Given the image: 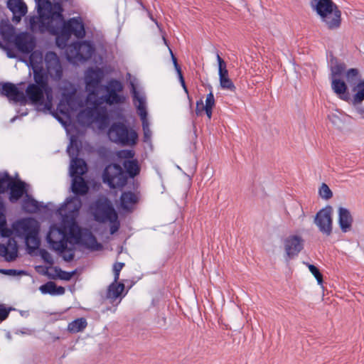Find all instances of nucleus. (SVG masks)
<instances>
[{"label":"nucleus","instance_id":"dca6fc26","mask_svg":"<svg viewBox=\"0 0 364 364\" xmlns=\"http://www.w3.org/2000/svg\"><path fill=\"white\" fill-rule=\"evenodd\" d=\"M321 19L328 29H337L341 23V12L336 6L335 9H333L331 11L326 13Z\"/></svg>","mask_w":364,"mask_h":364},{"label":"nucleus","instance_id":"bb28decb","mask_svg":"<svg viewBox=\"0 0 364 364\" xmlns=\"http://www.w3.org/2000/svg\"><path fill=\"white\" fill-rule=\"evenodd\" d=\"M87 170L85 161L80 159H72L70 166V173L72 177L82 176Z\"/></svg>","mask_w":364,"mask_h":364},{"label":"nucleus","instance_id":"f8f14e48","mask_svg":"<svg viewBox=\"0 0 364 364\" xmlns=\"http://www.w3.org/2000/svg\"><path fill=\"white\" fill-rule=\"evenodd\" d=\"M45 63L50 77L54 80H60L63 75V69L58 55L54 52H48L45 56Z\"/></svg>","mask_w":364,"mask_h":364},{"label":"nucleus","instance_id":"f03ea898","mask_svg":"<svg viewBox=\"0 0 364 364\" xmlns=\"http://www.w3.org/2000/svg\"><path fill=\"white\" fill-rule=\"evenodd\" d=\"M105 94L91 102L87 108L77 114L78 121L82 124H97L99 129H104L108 125L107 108L102 107L103 103L108 105H119L126 102L127 97L124 92L122 82L116 79H111L102 87Z\"/></svg>","mask_w":364,"mask_h":364},{"label":"nucleus","instance_id":"58836bf2","mask_svg":"<svg viewBox=\"0 0 364 364\" xmlns=\"http://www.w3.org/2000/svg\"><path fill=\"white\" fill-rule=\"evenodd\" d=\"M219 75L220 85L222 89L227 90L231 92H235L236 87L232 82V80L228 76V73L225 74H220Z\"/></svg>","mask_w":364,"mask_h":364},{"label":"nucleus","instance_id":"0eeeda50","mask_svg":"<svg viewBox=\"0 0 364 364\" xmlns=\"http://www.w3.org/2000/svg\"><path fill=\"white\" fill-rule=\"evenodd\" d=\"M103 182L110 188H122L127 183L126 173L118 164H109L104 170L102 175Z\"/></svg>","mask_w":364,"mask_h":364},{"label":"nucleus","instance_id":"1a4fd4ad","mask_svg":"<svg viewBox=\"0 0 364 364\" xmlns=\"http://www.w3.org/2000/svg\"><path fill=\"white\" fill-rule=\"evenodd\" d=\"M132 92L133 95V102L136 107L137 113L140 116L142 122V127L145 138H149L151 132L149 128V122L147 120V112L146 108V99L143 94L139 93L134 84H132Z\"/></svg>","mask_w":364,"mask_h":364},{"label":"nucleus","instance_id":"49530a36","mask_svg":"<svg viewBox=\"0 0 364 364\" xmlns=\"http://www.w3.org/2000/svg\"><path fill=\"white\" fill-rule=\"evenodd\" d=\"M308 268L311 273L315 277L318 283L321 284L323 282V277L318 269L313 264H308Z\"/></svg>","mask_w":364,"mask_h":364},{"label":"nucleus","instance_id":"c756f323","mask_svg":"<svg viewBox=\"0 0 364 364\" xmlns=\"http://www.w3.org/2000/svg\"><path fill=\"white\" fill-rule=\"evenodd\" d=\"M88 186L82 176L73 177L72 191L76 195H85L88 191Z\"/></svg>","mask_w":364,"mask_h":364},{"label":"nucleus","instance_id":"4c0bfd02","mask_svg":"<svg viewBox=\"0 0 364 364\" xmlns=\"http://www.w3.org/2000/svg\"><path fill=\"white\" fill-rule=\"evenodd\" d=\"M87 325V323L85 318H77L68 324V330L71 333H78L82 331Z\"/></svg>","mask_w":364,"mask_h":364},{"label":"nucleus","instance_id":"4468645a","mask_svg":"<svg viewBox=\"0 0 364 364\" xmlns=\"http://www.w3.org/2000/svg\"><path fill=\"white\" fill-rule=\"evenodd\" d=\"M12 42L16 48L23 53H31L36 46L33 36L26 32H22L14 36Z\"/></svg>","mask_w":364,"mask_h":364},{"label":"nucleus","instance_id":"473e14b6","mask_svg":"<svg viewBox=\"0 0 364 364\" xmlns=\"http://www.w3.org/2000/svg\"><path fill=\"white\" fill-rule=\"evenodd\" d=\"M80 61L88 60L94 53L95 48L92 45L87 41L79 43Z\"/></svg>","mask_w":364,"mask_h":364},{"label":"nucleus","instance_id":"9d476101","mask_svg":"<svg viewBox=\"0 0 364 364\" xmlns=\"http://www.w3.org/2000/svg\"><path fill=\"white\" fill-rule=\"evenodd\" d=\"M314 223L319 231L326 236L331 235L333 229V208L327 205L316 215Z\"/></svg>","mask_w":364,"mask_h":364},{"label":"nucleus","instance_id":"7ed1b4c3","mask_svg":"<svg viewBox=\"0 0 364 364\" xmlns=\"http://www.w3.org/2000/svg\"><path fill=\"white\" fill-rule=\"evenodd\" d=\"M70 218L68 230L64 225L51 226L47 235L50 247L58 252L66 262L73 259L75 244L80 242L81 234L78 225Z\"/></svg>","mask_w":364,"mask_h":364},{"label":"nucleus","instance_id":"393cba45","mask_svg":"<svg viewBox=\"0 0 364 364\" xmlns=\"http://www.w3.org/2000/svg\"><path fill=\"white\" fill-rule=\"evenodd\" d=\"M138 196L132 192H124L120 197V207L124 210H131L138 202Z\"/></svg>","mask_w":364,"mask_h":364},{"label":"nucleus","instance_id":"4be33fe9","mask_svg":"<svg viewBox=\"0 0 364 364\" xmlns=\"http://www.w3.org/2000/svg\"><path fill=\"white\" fill-rule=\"evenodd\" d=\"M311 5L321 18L337 6L332 0H313Z\"/></svg>","mask_w":364,"mask_h":364},{"label":"nucleus","instance_id":"20e7f679","mask_svg":"<svg viewBox=\"0 0 364 364\" xmlns=\"http://www.w3.org/2000/svg\"><path fill=\"white\" fill-rule=\"evenodd\" d=\"M12 228L17 236L24 237L28 249L35 250L38 248L39 225L37 220L33 218L21 219L15 222Z\"/></svg>","mask_w":364,"mask_h":364},{"label":"nucleus","instance_id":"5fc2aeb1","mask_svg":"<svg viewBox=\"0 0 364 364\" xmlns=\"http://www.w3.org/2000/svg\"><path fill=\"white\" fill-rule=\"evenodd\" d=\"M67 151L70 157L74 159L73 157L77 155V150L73 146V141L71 140L70 145L68 146Z\"/></svg>","mask_w":364,"mask_h":364},{"label":"nucleus","instance_id":"6e6d98bb","mask_svg":"<svg viewBox=\"0 0 364 364\" xmlns=\"http://www.w3.org/2000/svg\"><path fill=\"white\" fill-rule=\"evenodd\" d=\"M9 311L4 307L0 306V321L5 320L9 316Z\"/></svg>","mask_w":364,"mask_h":364},{"label":"nucleus","instance_id":"bf43d9fd","mask_svg":"<svg viewBox=\"0 0 364 364\" xmlns=\"http://www.w3.org/2000/svg\"><path fill=\"white\" fill-rule=\"evenodd\" d=\"M212 109H203V110H205V114L209 119H210L211 117H212Z\"/></svg>","mask_w":364,"mask_h":364},{"label":"nucleus","instance_id":"8fccbe9b","mask_svg":"<svg viewBox=\"0 0 364 364\" xmlns=\"http://www.w3.org/2000/svg\"><path fill=\"white\" fill-rule=\"evenodd\" d=\"M117 156L125 160H133L134 152L132 150H122L117 153Z\"/></svg>","mask_w":364,"mask_h":364},{"label":"nucleus","instance_id":"de8ad7c7","mask_svg":"<svg viewBox=\"0 0 364 364\" xmlns=\"http://www.w3.org/2000/svg\"><path fill=\"white\" fill-rule=\"evenodd\" d=\"M55 272L57 273L58 277L59 279H60L62 280H65V281L70 280L71 278L73 277V276L75 274V272H68L63 271L60 269H56Z\"/></svg>","mask_w":364,"mask_h":364},{"label":"nucleus","instance_id":"603ef678","mask_svg":"<svg viewBox=\"0 0 364 364\" xmlns=\"http://www.w3.org/2000/svg\"><path fill=\"white\" fill-rule=\"evenodd\" d=\"M1 32L3 36L8 38V40L11 41V38L14 34V28L10 26H8L6 28H1Z\"/></svg>","mask_w":364,"mask_h":364},{"label":"nucleus","instance_id":"680f3d73","mask_svg":"<svg viewBox=\"0 0 364 364\" xmlns=\"http://www.w3.org/2000/svg\"><path fill=\"white\" fill-rule=\"evenodd\" d=\"M7 55L9 58H15V55H14L13 53H11V52H8L7 53Z\"/></svg>","mask_w":364,"mask_h":364},{"label":"nucleus","instance_id":"e433bc0d","mask_svg":"<svg viewBox=\"0 0 364 364\" xmlns=\"http://www.w3.org/2000/svg\"><path fill=\"white\" fill-rule=\"evenodd\" d=\"M43 54L39 51L32 52L29 57V63L33 69L41 70L43 69Z\"/></svg>","mask_w":364,"mask_h":364},{"label":"nucleus","instance_id":"9b49d317","mask_svg":"<svg viewBox=\"0 0 364 364\" xmlns=\"http://www.w3.org/2000/svg\"><path fill=\"white\" fill-rule=\"evenodd\" d=\"M59 89L62 96L60 105L66 104L71 110H77L78 107L82 106L76 102L77 90L73 84L68 81H63Z\"/></svg>","mask_w":364,"mask_h":364},{"label":"nucleus","instance_id":"5701e85b","mask_svg":"<svg viewBox=\"0 0 364 364\" xmlns=\"http://www.w3.org/2000/svg\"><path fill=\"white\" fill-rule=\"evenodd\" d=\"M81 206V200L78 197L74 196L67 199L61 211H64L68 216L74 218L78 213Z\"/></svg>","mask_w":364,"mask_h":364},{"label":"nucleus","instance_id":"aec40b11","mask_svg":"<svg viewBox=\"0 0 364 364\" xmlns=\"http://www.w3.org/2000/svg\"><path fill=\"white\" fill-rule=\"evenodd\" d=\"M338 224L343 232H347L351 230L353 224V217L350 211L343 207H340L338 210Z\"/></svg>","mask_w":364,"mask_h":364},{"label":"nucleus","instance_id":"a18cd8bd","mask_svg":"<svg viewBox=\"0 0 364 364\" xmlns=\"http://www.w3.org/2000/svg\"><path fill=\"white\" fill-rule=\"evenodd\" d=\"M359 75V71L356 68H350L346 73V77L348 83L352 84Z\"/></svg>","mask_w":364,"mask_h":364},{"label":"nucleus","instance_id":"2eb2a0df","mask_svg":"<svg viewBox=\"0 0 364 364\" xmlns=\"http://www.w3.org/2000/svg\"><path fill=\"white\" fill-rule=\"evenodd\" d=\"M33 71V78L36 85L42 87L45 90V94L46 95L47 102L45 104V107L47 109H50L52 107V89L49 87L48 84L47 76L44 75L43 73V69L41 70H34Z\"/></svg>","mask_w":364,"mask_h":364},{"label":"nucleus","instance_id":"864d4df0","mask_svg":"<svg viewBox=\"0 0 364 364\" xmlns=\"http://www.w3.org/2000/svg\"><path fill=\"white\" fill-rule=\"evenodd\" d=\"M41 257L43 259L44 261H46L47 263L48 264H53V258L51 257V255H50V253L48 252H47L46 250H41Z\"/></svg>","mask_w":364,"mask_h":364},{"label":"nucleus","instance_id":"423d86ee","mask_svg":"<svg viewBox=\"0 0 364 364\" xmlns=\"http://www.w3.org/2000/svg\"><path fill=\"white\" fill-rule=\"evenodd\" d=\"M107 134L112 141L122 146H133L138 140L136 132L122 122L114 123Z\"/></svg>","mask_w":364,"mask_h":364},{"label":"nucleus","instance_id":"f3484780","mask_svg":"<svg viewBox=\"0 0 364 364\" xmlns=\"http://www.w3.org/2000/svg\"><path fill=\"white\" fill-rule=\"evenodd\" d=\"M7 6L13 13L12 21L16 23L20 22L22 16L27 13V6L22 0H9Z\"/></svg>","mask_w":364,"mask_h":364},{"label":"nucleus","instance_id":"2f4dec72","mask_svg":"<svg viewBox=\"0 0 364 364\" xmlns=\"http://www.w3.org/2000/svg\"><path fill=\"white\" fill-rule=\"evenodd\" d=\"M40 291L43 294L62 295L65 293V288L56 286V284L53 282H48L40 287Z\"/></svg>","mask_w":364,"mask_h":364},{"label":"nucleus","instance_id":"6ab92c4d","mask_svg":"<svg viewBox=\"0 0 364 364\" xmlns=\"http://www.w3.org/2000/svg\"><path fill=\"white\" fill-rule=\"evenodd\" d=\"M1 93L16 102H21L25 99L23 92L20 91L15 85L10 82L2 85Z\"/></svg>","mask_w":364,"mask_h":364},{"label":"nucleus","instance_id":"f704fd0d","mask_svg":"<svg viewBox=\"0 0 364 364\" xmlns=\"http://www.w3.org/2000/svg\"><path fill=\"white\" fill-rule=\"evenodd\" d=\"M215 106V99L213 92L210 90V93H208L206 96L205 104L203 105L202 100L198 101L196 102V112L197 114H200L203 111V109H213Z\"/></svg>","mask_w":364,"mask_h":364},{"label":"nucleus","instance_id":"37998d69","mask_svg":"<svg viewBox=\"0 0 364 364\" xmlns=\"http://www.w3.org/2000/svg\"><path fill=\"white\" fill-rule=\"evenodd\" d=\"M13 234V230L6 227L5 218H0V235L9 237Z\"/></svg>","mask_w":364,"mask_h":364},{"label":"nucleus","instance_id":"39448f33","mask_svg":"<svg viewBox=\"0 0 364 364\" xmlns=\"http://www.w3.org/2000/svg\"><path fill=\"white\" fill-rule=\"evenodd\" d=\"M92 208L96 221L102 223H109L112 235L118 231L120 226L118 215L108 200H98Z\"/></svg>","mask_w":364,"mask_h":364},{"label":"nucleus","instance_id":"72a5a7b5","mask_svg":"<svg viewBox=\"0 0 364 364\" xmlns=\"http://www.w3.org/2000/svg\"><path fill=\"white\" fill-rule=\"evenodd\" d=\"M122 164L127 171V173L131 178L135 177L140 172V166L136 159L124 160Z\"/></svg>","mask_w":364,"mask_h":364},{"label":"nucleus","instance_id":"052dcab7","mask_svg":"<svg viewBox=\"0 0 364 364\" xmlns=\"http://www.w3.org/2000/svg\"><path fill=\"white\" fill-rule=\"evenodd\" d=\"M357 112H358V113L359 114H360L362 118L364 119V107H358V108H357Z\"/></svg>","mask_w":364,"mask_h":364},{"label":"nucleus","instance_id":"7c9ffc66","mask_svg":"<svg viewBox=\"0 0 364 364\" xmlns=\"http://www.w3.org/2000/svg\"><path fill=\"white\" fill-rule=\"evenodd\" d=\"M328 118L336 128L341 129L343 127L346 114L342 112L334 110L328 115Z\"/></svg>","mask_w":364,"mask_h":364},{"label":"nucleus","instance_id":"412c9836","mask_svg":"<svg viewBox=\"0 0 364 364\" xmlns=\"http://www.w3.org/2000/svg\"><path fill=\"white\" fill-rule=\"evenodd\" d=\"M44 93V89L35 84H30L26 90V96L33 104H43Z\"/></svg>","mask_w":364,"mask_h":364},{"label":"nucleus","instance_id":"b1692460","mask_svg":"<svg viewBox=\"0 0 364 364\" xmlns=\"http://www.w3.org/2000/svg\"><path fill=\"white\" fill-rule=\"evenodd\" d=\"M10 189V200L16 202L26 193V183L21 181H10L8 184Z\"/></svg>","mask_w":364,"mask_h":364},{"label":"nucleus","instance_id":"ea45409f","mask_svg":"<svg viewBox=\"0 0 364 364\" xmlns=\"http://www.w3.org/2000/svg\"><path fill=\"white\" fill-rule=\"evenodd\" d=\"M169 51H170V53H171V55L173 63L174 65V68H175V69H176V72L178 73V75L180 82L181 83V85H182L184 91L186 93H188V89L186 87V83H185V81H184V78H183V75H182V72H181V68H180V66L178 65V64L177 63V59L174 56L172 50L170 48H169Z\"/></svg>","mask_w":364,"mask_h":364},{"label":"nucleus","instance_id":"6e6552de","mask_svg":"<svg viewBox=\"0 0 364 364\" xmlns=\"http://www.w3.org/2000/svg\"><path fill=\"white\" fill-rule=\"evenodd\" d=\"M103 78V72L100 68H89L85 74L86 90L88 92L86 97L87 107L97 100V88Z\"/></svg>","mask_w":364,"mask_h":364},{"label":"nucleus","instance_id":"c03bdc74","mask_svg":"<svg viewBox=\"0 0 364 364\" xmlns=\"http://www.w3.org/2000/svg\"><path fill=\"white\" fill-rule=\"evenodd\" d=\"M319 195L322 198L328 200L332 197L333 193L329 187L326 183H322L319 188Z\"/></svg>","mask_w":364,"mask_h":364},{"label":"nucleus","instance_id":"79ce46f5","mask_svg":"<svg viewBox=\"0 0 364 364\" xmlns=\"http://www.w3.org/2000/svg\"><path fill=\"white\" fill-rule=\"evenodd\" d=\"M346 70V65L343 63H336L331 66V79L340 77Z\"/></svg>","mask_w":364,"mask_h":364},{"label":"nucleus","instance_id":"f257e3e1","mask_svg":"<svg viewBox=\"0 0 364 364\" xmlns=\"http://www.w3.org/2000/svg\"><path fill=\"white\" fill-rule=\"evenodd\" d=\"M38 16L29 18V28L33 32L49 33L56 35V44L64 48L71 35L77 38L85 36V25L80 17H73L63 21L62 9L59 4L49 0H36Z\"/></svg>","mask_w":364,"mask_h":364},{"label":"nucleus","instance_id":"e2e57ef3","mask_svg":"<svg viewBox=\"0 0 364 364\" xmlns=\"http://www.w3.org/2000/svg\"><path fill=\"white\" fill-rule=\"evenodd\" d=\"M301 217L302 218H304L305 217V214H304V211H303L302 208H301Z\"/></svg>","mask_w":364,"mask_h":364},{"label":"nucleus","instance_id":"4d7b16f0","mask_svg":"<svg viewBox=\"0 0 364 364\" xmlns=\"http://www.w3.org/2000/svg\"><path fill=\"white\" fill-rule=\"evenodd\" d=\"M10 180V176L8 173H5L3 177H0V192H4L2 184Z\"/></svg>","mask_w":364,"mask_h":364},{"label":"nucleus","instance_id":"cd10ccee","mask_svg":"<svg viewBox=\"0 0 364 364\" xmlns=\"http://www.w3.org/2000/svg\"><path fill=\"white\" fill-rule=\"evenodd\" d=\"M354 92L352 97L353 106L360 105L364 101V79L360 80L352 88Z\"/></svg>","mask_w":364,"mask_h":364},{"label":"nucleus","instance_id":"09e8293b","mask_svg":"<svg viewBox=\"0 0 364 364\" xmlns=\"http://www.w3.org/2000/svg\"><path fill=\"white\" fill-rule=\"evenodd\" d=\"M217 61L218 63V75L228 73L225 62L220 58L218 53H216Z\"/></svg>","mask_w":364,"mask_h":364},{"label":"nucleus","instance_id":"c85d7f7f","mask_svg":"<svg viewBox=\"0 0 364 364\" xmlns=\"http://www.w3.org/2000/svg\"><path fill=\"white\" fill-rule=\"evenodd\" d=\"M331 87L341 100H348V97L346 94L347 85L344 81L338 78H333L331 79Z\"/></svg>","mask_w":364,"mask_h":364},{"label":"nucleus","instance_id":"a19ab883","mask_svg":"<svg viewBox=\"0 0 364 364\" xmlns=\"http://www.w3.org/2000/svg\"><path fill=\"white\" fill-rule=\"evenodd\" d=\"M23 207L26 211L30 213H35L39 208L38 203L34 199L30 198L24 200Z\"/></svg>","mask_w":364,"mask_h":364},{"label":"nucleus","instance_id":"13d9d810","mask_svg":"<svg viewBox=\"0 0 364 364\" xmlns=\"http://www.w3.org/2000/svg\"><path fill=\"white\" fill-rule=\"evenodd\" d=\"M88 240L90 241L89 247H94L95 245L97 243L95 237L93 235H90L88 237Z\"/></svg>","mask_w":364,"mask_h":364},{"label":"nucleus","instance_id":"a878e982","mask_svg":"<svg viewBox=\"0 0 364 364\" xmlns=\"http://www.w3.org/2000/svg\"><path fill=\"white\" fill-rule=\"evenodd\" d=\"M124 284L121 282H114L109 284L107 288L106 297L109 299L111 302H114L117 299L120 297L124 291Z\"/></svg>","mask_w":364,"mask_h":364},{"label":"nucleus","instance_id":"a211bd4d","mask_svg":"<svg viewBox=\"0 0 364 364\" xmlns=\"http://www.w3.org/2000/svg\"><path fill=\"white\" fill-rule=\"evenodd\" d=\"M18 254V246L16 241L9 238L6 245L0 244V256L4 257L6 261L14 260Z\"/></svg>","mask_w":364,"mask_h":364},{"label":"nucleus","instance_id":"3c124183","mask_svg":"<svg viewBox=\"0 0 364 364\" xmlns=\"http://www.w3.org/2000/svg\"><path fill=\"white\" fill-rule=\"evenodd\" d=\"M124 264L123 262H116L113 265V272H114V282H118L119 278V273L122 268L124 267Z\"/></svg>","mask_w":364,"mask_h":364},{"label":"nucleus","instance_id":"ddd939ff","mask_svg":"<svg viewBox=\"0 0 364 364\" xmlns=\"http://www.w3.org/2000/svg\"><path fill=\"white\" fill-rule=\"evenodd\" d=\"M304 240L299 235H289L284 240V249L287 258L291 259L304 248Z\"/></svg>","mask_w":364,"mask_h":364},{"label":"nucleus","instance_id":"c9c22d12","mask_svg":"<svg viewBox=\"0 0 364 364\" xmlns=\"http://www.w3.org/2000/svg\"><path fill=\"white\" fill-rule=\"evenodd\" d=\"M79 43H74L66 48L67 58L70 62L80 61Z\"/></svg>","mask_w":364,"mask_h":364}]
</instances>
